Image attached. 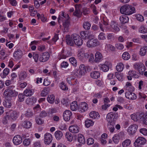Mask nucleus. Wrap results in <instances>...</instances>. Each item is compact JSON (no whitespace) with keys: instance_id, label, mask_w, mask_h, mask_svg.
Here are the masks:
<instances>
[{"instance_id":"obj_49","label":"nucleus","mask_w":147,"mask_h":147,"mask_svg":"<svg viewBox=\"0 0 147 147\" xmlns=\"http://www.w3.org/2000/svg\"><path fill=\"white\" fill-rule=\"evenodd\" d=\"M65 137L69 141L71 142L73 140V136H72L71 133L69 132L66 133Z\"/></svg>"},{"instance_id":"obj_3","label":"nucleus","mask_w":147,"mask_h":147,"mask_svg":"<svg viewBox=\"0 0 147 147\" xmlns=\"http://www.w3.org/2000/svg\"><path fill=\"white\" fill-rule=\"evenodd\" d=\"M118 117V115L116 113L110 112L107 115L106 119L110 125H114V120L116 119Z\"/></svg>"},{"instance_id":"obj_31","label":"nucleus","mask_w":147,"mask_h":147,"mask_svg":"<svg viewBox=\"0 0 147 147\" xmlns=\"http://www.w3.org/2000/svg\"><path fill=\"white\" fill-rule=\"evenodd\" d=\"M89 116L91 118L94 119L97 118L100 116L98 112L94 111L91 112L89 114Z\"/></svg>"},{"instance_id":"obj_8","label":"nucleus","mask_w":147,"mask_h":147,"mask_svg":"<svg viewBox=\"0 0 147 147\" xmlns=\"http://www.w3.org/2000/svg\"><path fill=\"white\" fill-rule=\"evenodd\" d=\"M138 128L136 125L132 124L128 127L127 131L130 134H134L136 132Z\"/></svg>"},{"instance_id":"obj_21","label":"nucleus","mask_w":147,"mask_h":147,"mask_svg":"<svg viewBox=\"0 0 147 147\" xmlns=\"http://www.w3.org/2000/svg\"><path fill=\"white\" fill-rule=\"evenodd\" d=\"M147 53V46H144L142 47L140 49L139 54L142 56H145Z\"/></svg>"},{"instance_id":"obj_57","label":"nucleus","mask_w":147,"mask_h":147,"mask_svg":"<svg viewBox=\"0 0 147 147\" xmlns=\"http://www.w3.org/2000/svg\"><path fill=\"white\" fill-rule=\"evenodd\" d=\"M98 38L100 40H104L105 39V33L100 32L98 36Z\"/></svg>"},{"instance_id":"obj_27","label":"nucleus","mask_w":147,"mask_h":147,"mask_svg":"<svg viewBox=\"0 0 147 147\" xmlns=\"http://www.w3.org/2000/svg\"><path fill=\"white\" fill-rule=\"evenodd\" d=\"M100 74L99 71H94L90 73V76L92 78L94 79H97L100 76Z\"/></svg>"},{"instance_id":"obj_11","label":"nucleus","mask_w":147,"mask_h":147,"mask_svg":"<svg viewBox=\"0 0 147 147\" xmlns=\"http://www.w3.org/2000/svg\"><path fill=\"white\" fill-rule=\"evenodd\" d=\"M13 141L14 144L18 145L22 142V139L21 136L17 135L13 138Z\"/></svg>"},{"instance_id":"obj_15","label":"nucleus","mask_w":147,"mask_h":147,"mask_svg":"<svg viewBox=\"0 0 147 147\" xmlns=\"http://www.w3.org/2000/svg\"><path fill=\"white\" fill-rule=\"evenodd\" d=\"M22 51L20 49L14 52L13 54V56L16 60H19L22 57Z\"/></svg>"},{"instance_id":"obj_1","label":"nucleus","mask_w":147,"mask_h":147,"mask_svg":"<svg viewBox=\"0 0 147 147\" xmlns=\"http://www.w3.org/2000/svg\"><path fill=\"white\" fill-rule=\"evenodd\" d=\"M62 16H59L57 18L58 22L60 24L61 20L63 22V25L65 32H68L70 28V23L69 15L65 13L64 11L62 12Z\"/></svg>"},{"instance_id":"obj_4","label":"nucleus","mask_w":147,"mask_h":147,"mask_svg":"<svg viewBox=\"0 0 147 147\" xmlns=\"http://www.w3.org/2000/svg\"><path fill=\"white\" fill-rule=\"evenodd\" d=\"M134 67L135 69L138 71L140 74H143V72L145 71V67L143 63H134Z\"/></svg>"},{"instance_id":"obj_38","label":"nucleus","mask_w":147,"mask_h":147,"mask_svg":"<svg viewBox=\"0 0 147 147\" xmlns=\"http://www.w3.org/2000/svg\"><path fill=\"white\" fill-rule=\"evenodd\" d=\"M3 105L5 107L7 108H9L12 105L11 101L8 100H6L3 102Z\"/></svg>"},{"instance_id":"obj_41","label":"nucleus","mask_w":147,"mask_h":147,"mask_svg":"<svg viewBox=\"0 0 147 147\" xmlns=\"http://www.w3.org/2000/svg\"><path fill=\"white\" fill-rule=\"evenodd\" d=\"M94 124V122L91 120L86 119L85 121V125L87 127H89L92 126Z\"/></svg>"},{"instance_id":"obj_44","label":"nucleus","mask_w":147,"mask_h":147,"mask_svg":"<svg viewBox=\"0 0 147 147\" xmlns=\"http://www.w3.org/2000/svg\"><path fill=\"white\" fill-rule=\"evenodd\" d=\"M122 58L125 60H128L130 58L129 53L127 52H124L122 55Z\"/></svg>"},{"instance_id":"obj_20","label":"nucleus","mask_w":147,"mask_h":147,"mask_svg":"<svg viewBox=\"0 0 147 147\" xmlns=\"http://www.w3.org/2000/svg\"><path fill=\"white\" fill-rule=\"evenodd\" d=\"M66 43L71 46H73L74 42L72 38L69 35H66L65 37Z\"/></svg>"},{"instance_id":"obj_26","label":"nucleus","mask_w":147,"mask_h":147,"mask_svg":"<svg viewBox=\"0 0 147 147\" xmlns=\"http://www.w3.org/2000/svg\"><path fill=\"white\" fill-rule=\"evenodd\" d=\"M32 123L27 120L25 121L22 124V126L24 128L28 129L30 128L32 126Z\"/></svg>"},{"instance_id":"obj_17","label":"nucleus","mask_w":147,"mask_h":147,"mask_svg":"<svg viewBox=\"0 0 147 147\" xmlns=\"http://www.w3.org/2000/svg\"><path fill=\"white\" fill-rule=\"evenodd\" d=\"M109 63L106 61L104 64L100 65V70L104 72L108 71L109 69Z\"/></svg>"},{"instance_id":"obj_6","label":"nucleus","mask_w":147,"mask_h":147,"mask_svg":"<svg viewBox=\"0 0 147 147\" xmlns=\"http://www.w3.org/2000/svg\"><path fill=\"white\" fill-rule=\"evenodd\" d=\"M100 45V42L97 39H92L88 40L86 45L89 47H94Z\"/></svg>"},{"instance_id":"obj_35","label":"nucleus","mask_w":147,"mask_h":147,"mask_svg":"<svg viewBox=\"0 0 147 147\" xmlns=\"http://www.w3.org/2000/svg\"><path fill=\"white\" fill-rule=\"evenodd\" d=\"M78 140L79 142L82 144H84L85 142L84 137L81 134H78Z\"/></svg>"},{"instance_id":"obj_9","label":"nucleus","mask_w":147,"mask_h":147,"mask_svg":"<svg viewBox=\"0 0 147 147\" xmlns=\"http://www.w3.org/2000/svg\"><path fill=\"white\" fill-rule=\"evenodd\" d=\"M52 136L49 133H46L44 135V142L46 144H50L52 140Z\"/></svg>"},{"instance_id":"obj_25","label":"nucleus","mask_w":147,"mask_h":147,"mask_svg":"<svg viewBox=\"0 0 147 147\" xmlns=\"http://www.w3.org/2000/svg\"><path fill=\"white\" fill-rule=\"evenodd\" d=\"M125 88V89L128 91H133L134 90V88L132 86L131 84L129 82H127L126 83Z\"/></svg>"},{"instance_id":"obj_14","label":"nucleus","mask_w":147,"mask_h":147,"mask_svg":"<svg viewBox=\"0 0 147 147\" xmlns=\"http://www.w3.org/2000/svg\"><path fill=\"white\" fill-rule=\"evenodd\" d=\"M69 129L70 131L74 133H77L79 132L80 128L77 125H74L70 126Z\"/></svg>"},{"instance_id":"obj_19","label":"nucleus","mask_w":147,"mask_h":147,"mask_svg":"<svg viewBox=\"0 0 147 147\" xmlns=\"http://www.w3.org/2000/svg\"><path fill=\"white\" fill-rule=\"evenodd\" d=\"M146 142V139L142 137H139L136 140L134 144L137 143L138 145L144 144Z\"/></svg>"},{"instance_id":"obj_51","label":"nucleus","mask_w":147,"mask_h":147,"mask_svg":"<svg viewBox=\"0 0 147 147\" xmlns=\"http://www.w3.org/2000/svg\"><path fill=\"white\" fill-rule=\"evenodd\" d=\"M59 86L60 88L63 90H65L68 89V88L66 86L65 84L63 82H62L60 83Z\"/></svg>"},{"instance_id":"obj_63","label":"nucleus","mask_w":147,"mask_h":147,"mask_svg":"<svg viewBox=\"0 0 147 147\" xmlns=\"http://www.w3.org/2000/svg\"><path fill=\"white\" fill-rule=\"evenodd\" d=\"M137 19L139 21L142 22L144 21L143 17L140 14H138L136 16Z\"/></svg>"},{"instance_id":"obj_29","label":"nucleus","mask_w":147,"mask_h":147,"mask_svg":"<svg viewBox=\"0 0 147 147\" xmlns=\"http://www.w3.org/2000/svg\"><path fill=\"white\" fill-rule=\"evenodd\" d=\"M55 136L57 140H59L62 138L63 134L61 131L58 130L55 132Z\"/></svg>"},{"instance_id":"obj_18","label":"nucleus","mask_w":147,"mask_h":147,"mask_svg":"<svg viewBox=\"0 0 147 147\" xmlns=\"http://www.w3.org/2000/svg\"><path fill=\"white\" fill-rule=\"evenodd\" d=\"M9 113L8 114L10 119H12L13 120H15L18 118V114L17 112L15 111H9Z\"/></svg>"},{"instance_id":"obj_23","label":"nucleus","mask_w":147,"mask_h":147,"mask_svg":"<svg viewBox=\"0 0 147 147\" xmlns=\"http://www.w3.org/2000/svg\"><path fill=\"white\" fill-rule=\"evenodd\" d=\"M119 20L122 24H125L128 22L129 18L125 15H123L120 17Z\"/></svg>"},{"instance_id":"obj_50","label":"nucleus","mask_w":147,"mask_h":147,"mask_svg":"<svg viewBox=\"0 0 147 147\" xmlns=\"http://www.w3.org/2000/svg\"><path fill=\"white\" fill-rule=\"evenodd\" d=\"M75 80V78H73V77H69L67 78L66 79V81L69 84H74L75 83L74 82V80Z\"/></svg>"},{"instance_id":"obj_28","label":"nucleus","mask_w":147,"mask_h":147,"mask_svg":"<svg viewBox=\"0 0 147 147\" xmlns=\"http://www.w3.org/2000/svg\"><path fill=\"white\" fill-rule=\"evenodd\" d=\"M35 98H34L33 97L31 98H28L26 100V103L28 105H33L36 101Z\"/></svg>"},{"instance_id":"obj_22","label":"nucleus","mask_w":147,"mask_h":147,"mask_svg":"<svg viewBox=\"0 0 147 147\" xmlns=\"http://www.w3.org/2000/svg\"><path fill=\"white\" fill-rule=\"evenodd\" d=\"M95 59L94 61L96 62H99L103 57L101 53L98 51L96 52L95 53Z\"/></svg>"},{"instance_id":"obj_48","label":"nucleus","mask_w":147,"mask_h":147,"mask_svg":"<svg viewBox=\"0 0 147 147\" xmlns=\"http://www.w3.org/2000/svg\"><path fill=\"white\" fill-rule=\"evenodd\" d=\"M69 61L74 66H76L77 65V62L74 57H72L69 59Z\"/></svg>"},{"instance_id":"obj_56","label":"nucleus","mask_w":147,"mask_h":147,"mask_svg":"<svg viewBox=\"0 0 147 147\" xmlns=\"http://www.w3.org/2000/svg\"><path fill=\"white\" fill-rule=\"evenodd\" d=\"M91 7L93 13L95 15H97L98 13V12L96 10V8L95 6L94 5H92Z\"/></svg>"},{"instance_id":"obj_46","label":"nucleus","mask_w":147,"mask_h":147,"mask_svg":"<svg viewBox=\"0 0 147 147\" xmlns=\"http://www.w3.org/2000/svg\"><path fill=\"white\" fill-rule=\"evenodd\" d=\"M27 76V74L25 72H22L19 76V79L22 80L25 79Z\"/></svg>"},{"instance_id":"obj_59","label":"nucleus","mask_w":147,"mask_h":147,"mask_svg":"<svg viewBox=\"0 0 147 147\" xmlns=\"http://www.w3.org/2000/svg\"><path fill=\"white\" fill-rule=\"evenodd\" d=\"M140 132L144 135H147V129L145 128H142L140 129Z\"/></svg>"},{"instance_id":"obj_42","label":"nucleus","mask_w":147,"mask_h":147,"mask_svg":"<svg viewBox=\"0 0 147 147\" xmlns=\"http://www.w3.org/2000/svg\"><path fill=\"white\" fill-rule=\"evenodd\" d=\"M139 31L142 33H146L147 32V28L143 25H141L139 28Z\"/></svg>"},{"instance_id":"obj_24","label":"nucleus","mask_w":147,"mask_h":147,"mask_svg":"<svg viewBox=\"0 0 147 147\" xmlns=\"http://www.w3.org/2000/svg\"><path fill=\"white\" fill-rule=\"evenodd\" d=\"M79 68L80 71H79V74L80 75H82L84 74L86 72V69L85 66L83 64L80 65Z\"/></svg>"},{"instance_id":"obj_64","label":"nucleus","mask_w":147,"mask_h":147,"mask_svg":"<svg viewBox=\"0 0 147 147\" xmlns=\"http://www.w3.org/2000/svg\"><path fill=\"white\" fill-rule=\"evenodd\" d=\"M94 142V140L92 138H89L87 140V144L88 145H91L93 144Z\"/></svg>"},{"instance_id":"obj_7","label":"nucleus","mask_w":147,"mask_h":147,"mask_svg":"<svg viewBox=\"0 0 147 147\" xmlns=\"http://www.w3.org/2000/svg\"><path fill=\"white\" fill-rule=\"evenodd\" d=\"M49 53L47 52H45L40 55L39 61L42 62H45L49 59Z\"/></svg>"},{"instance_id":"obj_52","label":"nucleus","mask_w":147,"mask_h":147,"mask_svg":"<svg viewBox=\"0 0 147 147\" xmlns=\"http://www.w3.org/2000/svg\"><path fill=\"white\" fill-rule=\"evenodd\" d=\"M131 119L134 121H136L139 120H140V118H139V115L138 116H137L135 114H132L131 115Z\"/></svg>"},{"instance_id":"obj_37","label":"nucleus","mask_w":147,"mask_h":147,"mask_svg":"<svg viewBox=\"0 0 147 147\" xmlns=\"http://www.w3.org/2000/svg\"><path fill=\"white\" fill-rule=\"evenodd\" d=\"M78 105L76 101H74L71 104L70 108L73 111H75L78 109Z\"/></svg>"},{"instance_id":"obj_12","label":"nucleus","mask_w":147,"mask_h":147,"mask_svg":"<svg viewBox=\"0 0 147 147\" xmlns=\"http://www.w3.org/2000/svg\"><path fill=\"white\" fill-rule=\"evenodd\" d=\"M72 115V113L70 110H66L63 113V118L64 120L66 121L69 120Z\"/></svg>"},{"instance_id":"obj_45","label":"nucleus","mask_w":147,"mask_h":147,"mask_svg":"<svg viewBox=\"0 0 147 147\" xmlns=\"http://www.w3.org/2000/svg\"><path fill=\"white\" fill-rule=\"evenodd\" d=\"M131 143V141L130 140L127 139L123 142L122 145L123 147H127Z\"/></svg>"},{"instance_id":"obj_47","label":"nucleus","mask_w":147,"mask_h":147,"mask_svg":"<svg viewBox=\"0 0 147 147\" xmlns=\"http://www.w3.org/2000/svg\"><path fill=\"white\" fill-rule=\"evenodd\" d=\"M74 42L76 45L78 46H80L82 45L83 44V40L80 38L78 39V40L74 41Z\"/></svg>"},{"instance_id":"obj_54","label":"nucleus","mask_w":147,"mask_h":147,"mask_svg":"<svg viewBox=\"0 0 147 147\" xmlns=\"http://www.w3.org/2000/svg\"><path fill=\"white\" fill-rule=\"evenodd\" d=\"M71 37L73 39L74 42V41L78 40V39L79 38H81L79 35L76 34H72Z\"/></svg>"},{"instance_id":"obj_33","label":"nucleus","mask_w":147,"mask_h":147,"mask_svg":"<svg viewBox=\"0 0 147 147\" xmlns=\"http://www.w3.org/2000/svg\"><path fill=\"white\" fill-rule=\"evenodd\" d=\"M76 9L74 13V15L78 18H80L81 16V12L80 11V9L78 7L75 6Z\"/></svg>"},{"instance_id":"obj_62","label":"nucleus","mask_w":147,"mask_h":147,"mask_svg":"<svg viewBox=\"0 0 147 147\" xmlns=\"http://www.w3.org/2000/svg\"><path fill=\"white\" fill-rule=\"evenodd\" d=\"M10 119V117H9V115H7L3 119V123L5 124L7 123L8 120Z\"/></svg>"},{"instance_id":"obj_61","label":"nucleus","mask_w":147,"mask_h":147,"mask_svg":"<svg viewBox=\"0 0 147 147\" xmlns=\"http://www.w3.org/2000/svg\"><path fill=\"white\" fill-rule=\"evenodd\" d=\"M19 100L20 102L23 101L24 100V96L23 94H19L18 95Z\"/></svg>"},{"instance_id":"obj_36","label":"nucleus","mask_w":147,"mask_h":147,"mask_svg":"<svg viewBox=\"0 0 147 147\" xmlns=\"http://www.w3.org/2000/svg\"><path fill=\"white\" fill-rule=\"evenodd\" d=\"M124 68V65L121 63H118L116 67V69L119 72L121 71Z\"/></svg>"},{"instance_id":"obj_39","label":"nucleus","mask_w":147,"mask_h":147,"mask_svg":"<svg viewBox=\"0 0 147 147\" xmlns=\"http://www.w3.org/2000/svg\"><path fill=\"white\" fill-rule=\"evenodd\" d=\"M83 26L84 29L88 30L90 29L91 27V24L88 22H84L83 25Z\"/></svg>"},{"instance_id":"obj_16","label":"nucleus","mask_w":147,"mask_h":147,"mask_svg":"<svg viewBox=\"0 0 147 147\" xmlns=\"http://www.w3.org/2000/svg\"><path fill=\"white\" fill-rule=\"evenodd\" d=\"M139 118L144 124L147 125V112L145 114H144L143 113H140L139 114Z\"/></svg>"},{"instance_id":"obj_55","label":"nucleus","mask_w":147,"mask_h":147,"mask_svg":"<svg viewBox=\"0 0 147 147\" xmlns=\"http://www.w3.org/2000/svg\"><path fill=\"white\" fill-rule=\"evenodd\" d=\"M30 143V140L29 139H26L23 141V144L26 146H28Z\"/></svg>"},{"instance_id":"obj_43","label":"nucleus","mask_w":147,"mask_h":147,"mask_svg":"<svg viewBox=\"0 0 147 147\" xmlns=\"http://www.w3.org/2000/svg\"><path fill=\"white\" fill-rule=\"evenodd\" d=\"M24 94L26 96H30L32 95L33 92L31 90L29 89H26L24 92Z\"/></svg>"},{"instance_id":"obj_40","label":"nucleus","mask_w":147,"mask_h":147,"mask_svg":"<svg viewBox=\"0 0 147 147\" xmlns=\"http://www.w3.org/2000/svg\"><path fill=\"white\" fill-rule=\"evenodd\" d=\"M47 100L50 103H53L55 101V96L54 95H49L47 98Z\"/></svg>"},{"instance_id":"obj_2","label":"nucleus","mask_w":147,"mask_h":147,"mask_svg":"<svg viewBox=\"0 0 147 147\" xmlns=\"http://www.w3.org/2000/svg\"><path fill=\"white\" fill-rule=\"evenodd\" d=\"M120 13L125 15H130L136 12L134 7L128 4H126L122 6L120 8Z\"/></svg>"},{"instance_id":"obj_5","label":"nucleus","mask_w":147,"mask_h":147,"mask_svg":"<svg viewBox=\"0 0 147 147\" xmlns=\"http://www.w3.org/2000/svg\"><path fill=\"white\" fill-rule=\"evenodd\" d=\"M18 94V92L15 90L11 89L9 88L5 90L3 93V95L5 96L13 97L16 96Z\"/></svg>"},{"instance_id":"obj_10","label":"nucleus","mask_w":147,"mask_h":147,"mask_svg":"<svg viewBox=\"0 0 147 147\" xmlns=\"http://www.w3.org/2000/svg\"><path fill=\"white\" fill-rule=\"evenodd\" d=\"M87 104L85 102H83L79 105L78 108V111L80 112H84L86 111L88 108Z\"/></svg>"},{"instance_id":"obj_34","label":"nucleus","mask_w":147,"mask_h":147,"mask_svg":"<svg viewBox=\"0 0 147 147\" xmlns=\"http://www.w3.org/2000/svg\"><path fill=\"white\" fill-rule=\"evenodd\" d=\"M111 26L113 30L115 31L118 32L120 30L119 28L117 26V24L114 21H112L111 22Z\"/></svg>"},{"instance_id":"obj_58","label":"nucleus","mask_w":147,"mask_h":147,"mask_svg":"<svg viewBox=\"0 0 147 147\" xmlns=\"http://www.w3.org/2000/svg\"><path fill=\"white\" fill-rule=\"evenodd\" d=\"M36 121L37 124L38 125H41L44 122V121L39 117H36Z\"/></svg>"},{"instance_id":"obj_32","label":"nucleus","mask_w":147,"mask_h":147,"mask_svg":"<svg viewBox=\"0 0 147 147\" xmlns=\"http://www.w3.org/2000/svg\"><path fill=\"white\" fill-rule=\"evenodd\" d=\"M115 76L117 79L119 81H122L124 78L123 73L118 72L115 73Z\"/></svg>"},{"instance_id":"obj_53","label":"nucleus","mask_w":147,"mask_h":147,"mask_svg":"<svg viewBox=\"0 0 147 147\" xmlns=\"http://www.w3.org/2000/svg\"><path fill=\"white\" fill-rule=\"evenodd\" d=\"M119 136L117 135H115L112 138V140L113 142L115 144H117L119 140Z\"/></svg>"},{"instance_id":"obj_60","label":"nucleus","mask_w":147,"mask_h":147,"mask_svg":"<svg viewBox=\"0 0 147 147\" xmlns=\"http://www.w3.org/2000/svg\"><path fill=\"white\" fill-rule=\"evenodd\" d=\"M115 48L118 50H122L124 48L123 45L121 43H118L115 45Z\"/></svg>"},{"instance_id":"obj_30","label":"nucleus","mask_w":147,"mask_h":147,"mask_svg":"<svg viewBox=\"0 0 147 147\" xmlns=\"http://www.w3.org/2000/svg\"><path fill=\"white\" fill-rule=\"evenodd\" d=\"M128 74L129 75L131 76L132 77L135 78H138L139 77L138 72L134 70L129 71L128 72Z\"/></svg>"},{"instance_id":"obj_13","label":"nucleus","mask_w":147,"mask_h":147,"mask_svg":"<svg viewBox=\"0 0 147 147\" xmlns=\"http://www.w3.org/2000/svg\"><path fill=\"white\" fill-rule=\"evenodd\" d=\"M131 91H129L125 92V97L129 99H135L137 97L136 95Z\"/></svg>"}]
</instances>
